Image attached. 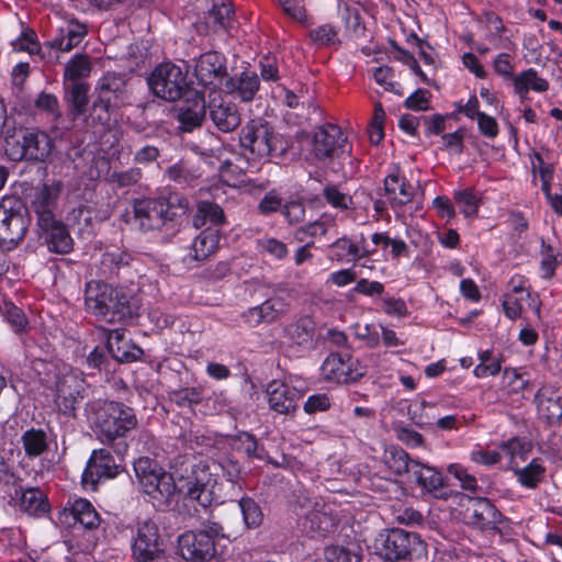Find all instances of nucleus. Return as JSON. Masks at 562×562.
<instances>
[{
	"mask_svg": "<svg viewBox=\"0 0 562 562\" xmlns=\"http://www.w3.org/2000/svg\"><path fill=\"white\" fill-rule=\"evenodd\" d=\"M268 403L271 409L279 414H291L296 411L302 393L283 381L273 380L266 389Z\"/></svg>",
	"mask_w": 562,
	"mask_h": 562,
	"instance_id": "obj_20",
	"label": "nucleus"
},
{
	"mask_svg": "<svg viewBox=\"0 0 562 562\" xmlns=\"http://www.w3.org/2000/svg\"><path fill=\"white\" fill-rule=\"evenodd\" d=\"M61 190L59 181L52 184H42L34 189L31 206L37 216L38 227H47L55 218V211L57 209V199Z\"/></svg>",
	"mask_w": 562,
	"mask_h": 562,
	"instance_id": "obj_19",
	"label": "nucleus"
},
{
	"mask_svg": "<svg viewBox=\"0 0 562 562\" xmlns=\"http://www.w3.org/2000/svg\"><path fill=\"white\" fill-rule=\"evenodd\" d=\"M20 507L29 514L45 513L47 503L45 496L38 488H27L21 495Z\"/></svg>",
	"mask_w": 562,
	"mask_h": 562,
	"instance_id": "obj_46",
	"label": "nucleus"
},
{
	"mask_svg": "<svg viewBox=\"0 0 562 562\" xmlns=\"http://www.w3.org/2000/svg\"><path fill=\"white\" fill-rule=\"evenodd\" d=\"M95 93L99 99L111 104L115 109L127 104L128 90L126 80L116 74H106L103 76L97 87Z\"/></svg>",
	"mask_w": 562,
	"mask_h": 562,
	"instance_id": "obj_24",
	"label": "nucleus"
},
{
	"mask_svg": "<svg viewBox=\"0 0 562 562\" xmlns=\"http://www.w3.org/2000/svg\"><path fill=\"white\" fill-rule=\"evenodd\" d=\"M385 112L381 103H375L373 116L368 125V137L372 145H379L384 138Z\"/></svg>",
	"mask_w": 562,
	"mask_h": 562,
	"instance_id": "obj_50",
	"label": "nucleus"
},
{
	"mask_svg": "<svg viewBox=\"0 0 562 562\" xmlns=\"http://www.w3.org/2000/svg\"><path fill=\"white\" fill-rule=\"evenodd\" d=\"M497 447L512 460L519 458L522 461L527 460L532 449L531 442L529 440L518 436L512 437L508 440L501 441Z\"/></svg>",
	"mask_w": 562,
	"mask_h": 562,
	"instance_id": "obj_45",
	"label": "nucleus"
},
{
	"mask_svg": "<svg viewBox=\"0 0 562 562\" xmlns=\"http://www.w3.org/2000/svg\"><path fill=\"white\" fill-rule=\"evenodd\" d=\"M512 82L515 93L521 99L525 98L530 90L538 93H543L549 90L548 80L539 77L535 68H528L515 75Z\"/></svg>",
	"mask_w": 562,
	"mask_h": 562,
	"instance_id": "obj_32",
	"label": "nucleus"
},
{
	"mask_svg": "<svg viewBox=\"0 0 562 562\" xmlns=\"http://www.w3.org/2000/svg\"><path fill=\"white\" fill-rule=\"evenodd\" d=\"M373 550L379 558L389 562L428 560V547L420 536L401 528L380 532L374 539Z\"/></svg>",
	"mask_w": 562,
	"mask_h": 562,
	"instance_id": "obj_3",
	"label": "nucleus"
},
{
	"mask_svg": "<svg viewBox=\"0 0 562 562\" xmlns=\"http://www.w3.org/2000/svg\"><path fill=\"white\" fill-rule=\"evenodd\" d=\"M224 90L227 93L237 92L239 98L245 101H251L259 90V79L256 74L243 72L238 81L228 78L224 82Z\"/></svg>",
	"mask_w": 562,
	"mask_h": 562,
	"instance_id": "obj_37",
	"label": "nucleus"
},
{
	"mask_svg": "<svg viewBox=\"0 0 562 562\" xmlns=\"http://www.w3.org/2000/svg\"><path fill=\"white\" fill-rule=\"evenodd\" d=\"M409 480L423 494H428L435 498L448 497L446 477L442 475L441 471L435 467L417 460V462L412 465Z\"/></svg>",
	"mask_w": 562,
	"mask_h": 562,
	"instance_id": "obj_17",
	"label": "nucleus"
},
{
	"mask_svg": "<svg viewBox=\"0 0 562 562\" xmlns=\"http://www.w3.org/2000/svg\"><path fill=\"white\" fill-rule=\"evenodd\" d=\"M509 292L516 295H522L526 292V299L529 301V307L535 310L539 315L541 310V302L537 292L530 290L528 279L522 274H514L509 282Z\"/></svg>",
	"mask_w": 562,
	"mask_h": 562,
	"instance_id": "obj_44",
	"label": "nucleus"
},
{
	"mask_svg": "<svg viewBox=\"0 0 562 562\" xmlns=\"http://www.w3.org/2000/svg\"><path fill=\"white\" fill-rule=\"evenodd\" d=\"M30 224L26 205L15 196L0 203V247L11 250L24 238Z\"/></svg>",
	"mask_w": 562,
	"mask_h": 562,
	"instance_id": "obj_8",
	"label": "nucleus"
},
{
	"mask_svg": "<svg viewBox=\"0 0 562 562\" xmlns=\"http://www.w3.org/2000/svg\"><path fill=\"white\" fill-rule=\"evenodd\" d=\"M91 71V65L87 56L76 55L69 60L65 68V80L69 82L80 81L79 79L88 77Z\"/></svg>",
	"mask_w": 562,
	"mask_h": 562,
	"instance_id": "obj_49",
	"label": "nucleus"
},
{
	"mask_svg": "<svg viewBox=\"0 0 562 562\" xmlns=\"http://www.w3.org/2000/svg\"><path fill=\"white\" fill-rule=\"evenodd\" d=\"M224 537L223 528L217 522H207L199 531H188L179 537L180 555L192 562H207L216 555L215 538Z\"/></svg>",
	"mask_w": 562,
	"mask_h": 562,
	"instance_id": "obj_9",
	"label": "nucleus"
},
{
	"mask_svg": "<svg viewBox=\"0 0 562 562\" xmlns=\"http://www.w3.org/2000/svg\"><path fill=\"white\" fill-rule=\"evenodd\" d=\"M23 447L27 456L36 457L47 449L46 434L41 429H30L22 436Z\"/></svg>",
	"mask_w": 562,
	"mask_h": 562,
	"instance_id": "obj_48",
	"label": "nucleus"
},
{
	"mask_svg": "<svg viewBox=\"0 0 562 562\" xmlns=\"http://www.w3.org/2000/svg\"><path fill=\"white\" fill-rule=\"evenodd\" d=\"M302 526L311 537H325L335 529L336 520L322 506V508H314L308 512L303 519Z\"/></svg>",
	"mask_w": 562,
	"mask_h": 562,
	"instance_id": "obj_29",
	"label": "nucleus"
},
{
	"mask_svg": "<svg viewBox=\"0 0 562 562\" xmlns=\"http://www.w3.org/2000/svg\"><path fill=\"white\" fill-rule=\"evenodd\" d=\"M238 440L240 442L239 449H241L248 457L256 458L259 460H262L265 458V449L258 447L256 439L251 435L247 432L241 434L238 437Z\"/></svg>",
	"mask_w": 562,
	"mask_h": 562,
	"instance_id": "obj_62",
	"label": "nucleus"
},
{
	"mask_svg": "<svg viewBox=\"0 0 562 562\" xmlns=\"http://www.w3.org/2000/svg\"><path fill=\"white\" fill-rule=\"evenodd\" d=\"M194 76L203 87H221L229 78L225 56L215 50L201 54L194 63Z\"/></svg>",
	"mask_w": 562,
	"mask_h": 562,
	"instance_id": "obj_13",
	"label": "nucleus"
},
{
	"mask_svg": "<svg viewBox=\"0 0 562 562\" xmlns=\"http://www.w3.org/2000/svg\"><path fill=\"white\" fill-rule=\"evenodd\" d=\"M206 111V101L196 94L192 104H184L178 110L177 117L181 124L180 128L184 132H191L200 127L205 120Z\"/></svg>",
	"mask_w": 562,
	"mask_h": 562,
	"instance_id": "obj_30",
	"label": "nucleus"
},
{
	"mask_svg": "<svg viewBox=\"0 0 562 562\" xmlns=\"http://www.w3.org/2000/svg\"><path fill=\"white\" fill-rule=\"evenodd\" d=\"M113 110L116 109L111 104L104 102V99L101 100L98 97H95L90 108L89 115L86 119V122L87 124H91L93 126H105L111 121V114Z\"/></svg>",
	"mask_w": 562,
	"mask_h": 562,
	"instance_id": "obj_47",
	"label": "nucleus"
},
{
	"mask_svg": "<svg viewBox=\"0 0 562 562\" xmlns=\"http://www.w3.org/2000/svg\"><path fill=\"white\" fill-rule=\"evenodd\" d=\"M206 109L210 120L220 132L231 133L241 123V114L237 105L220 93L209 95Z\"/></svg>",
	"mask_w": 562,
	"mask_h": 562,
	"instance_id": "obj_16",
	"label": "nucleus"
},
{
	"mask_svg": "<svg viewBox=\"0 0 562 562\" xmlns=\"http://www.w3.org/2000/svg\"><path fill=\"white\" fill-rule=\"evenodd\" d=\"M452 198L460 213L465 218H475L482 204V198L474 188L458 189L452 192Z\"/></svg>",
	"mask_w": 562,
	"mask_h": 562,
	"instance_id": "obj_38",
	"label": "nucleus"
},
{
	"mask_svg": "<svg viewBox=\"0 0 562 562\" xmlns=\"http://www.w3.org/2000/svg\"><path fill=\"white\" fill-rule=\"evenodd\" d=\"M284 302L280 297L267 299L262 304L251 307L243 314L248 323L259 324L272 322L284 310Z\"/></svg>",
	"mask_w": 562,
	"mask_h": 562,
	"instance_id": "obj_35",
	"label": "nucleus"
},
{
	"mask_svg": "<svg viewBox=\"0 0 562 562\" xmlns=\"http://www.w3.org/2000/svg\"><path fill=\"white\" fill-rule=\"evenodd\" d=\"M70 514L75 521L80 522L87 529H94L100 524L99 515L87 499L80 498L74 502Z\"/></svg>",
	"mask_w": 562,
	"mask_h": 562,
	"instance_id": "obj_42",
	"label": "nucleus"
},
{
	"mask_svg": "<svg viewBox=\"0 0 562 562\" xmlns=\"http://www.w3.org/2000/svg\"><path fill=\"white\" fill-rule=\"evenodd\" d=\"M12 46L16 52H29L30 54H35L40 49L36 34L32 30H27L21 37L12 42Z\"/></svg>",
	"mask_w": 562,
	"mask_h": 562,
	"instance_id": "obj_60",
	"label": "nucleus"
},
{
	"mask_svg": "<svg viewBox=\"0 0 562 562\" xmlns=\"http://www.w3.org/2000/svg\"><path fill=\"white\" fill-rule=\"evenodd\" d=\"M85 380L75 373H68L56 383V404L65 415H75L77 406L85 398Z\"/></svg>",
	"mask_w": 562,
	"mask_h": 562,
	"instance_id": "obj_18",
	"label": "nucleus"
},
{
	"mask_svg": "<svg viewBox=\"0 0 562 562\" xmlns=\"http://www.w3.org/2000/svg\"><path fill=\"white\" fill-rule=\"evenodd\" d=\"M448 471L460 482V486L463 490L471 493H475L477 491V481L475 476L470 474L464 467L459 463H452L448 467Z\"/></svg>",
	"mask_w": 562,
	"mask_h": 562,
	"instance_id": "obj_54",
	"label": "nucleus"
},
{
	"mask_svg": "<svg viewBox=\"0 0 562 562\" xmlns=\"http://www.w3.org/2000/svg\"><path fill=\"white\" fill-rule=\"evenodd\" d=\"M87 311L98 321L124 325L134 316L130 297L121 290L102 281H90L85 291Z\"/></svg>",
	"mask_w": 562,
	"mask_h": 562,
	"instance_id": "obj_2",
	"label": "nucleus"
},
{
	"mask_svg": "<svg viewBox=\"0 0 562 562\" xmlns=\"http://www.w3.org/2000/svg\"><path fill=\"white\" fill-rule=\"evenodd\" d=\"M188 201L178 195L168 198L144 199L134 203V217L144 232L158 231L167 222L184 214Z\"/></svg>",
	"mask_w": 562,
	"mask_h": 562,
	"instance_id": "obj_7",
	"label": "nucleus"
},
{
	"mask_svg": "<svg viewBox=\"0 0 562 562\" xmlns=\"http://www.w3.org/2000/svg\"><path fill=\"white\" fill-rule=\"evenodd\" d=\"M239 507L248 528L258 527L262 521V513L259 506L250 498H241Z\"/></svg>",
	"mask_w": 562,
	"mask_h": 562,
	"instance_id": "obj_53",
	"label": "nucleus"
},
{
	"mask_svg": "<svg viewBox=\"0 0 562 562\" xmlns=\"http://www.w3.org/2000/svg\"><path fill=\"white\" fill-rule=\"evenodd\" d=\"M48 249L57 254H68L72 249V239L69 236L65 225L53 218V223L47 227H40Z\"/></svg>",
	"mask_w": 562,
	"mask_h": 562,
	"instance_id": "obj_28",
	"label": "nucleus"
},
{
	"mask_svg": "<svg viewBox=\"0 0 562 562\" xmlns=\"http://www.w3.org/2000/svg\"><path fill=\"white\" fill-rule=\"evenodd\" d=\"M533 403L540 418L549 425L562 422V395L554 385H542L535 394Z\"/></svg>",
	"mask_w": 562,
	"mask_h": 562,
	"instance_id": "obj_22",
	"label": "nucleus"
},
{
	"mask_svg": "<svg viewBox=\"0 0 562 562\" xmlns=\"http://www.w3.org/2000/svg\"><path fill=\"white\" fill-rule=\"evenodd\" d=\"M494 72L506 80H513L515 77V65L513 57L507 53H499L493 60Z\"/></svg>",
	"mask_w": 562,
	"mask_h": 562,
	"instance_id": "obj_57",
	"label": "nucleus"
},
{
	"mask_svg": "<svg viewBox=\"0 0 562 562\" xmlns=\"http://www.w3.org/2000/svg\"><path fill=\"white\" fill-rule=\"evenodd\" d=\"M347 136L335 124L317 127L312 137V154L317 160H331L341 150Z\"/></svg>",
	"mask_w": 562,
	"mask_h": 562,
	"instance_id": "obj_15",
	"label": "nucleus"
},
{
	"mask_svg": "<svg viewBox=\"0 0 562 562\" xmlns=\"http://www.w3.org/2000/svg\"><path fill=\"white\" fill-rule=\"evenodd\" d=\"M148 86L158 98L173 102L188 90L187 75L171 63L158 65L148 78Z\"/></svg>",
	"mask_w": 562,
	"mask_h": 562,
	"instance_id": "obj_10",
	"label": "nucleus"
},
{
	"mask_svg": "<svg viewBox=\"0 0 562 562\" xmlns=\"http://www.w3.org/2000/svg\"><path fill=\"white\" fill-rule=\"evenodd\" d=\"M477 120L479 132L486 138L494 139L499 133L498 123L495 117L486 114H480Z\"/></svg>",
	"mask_w": 562,
	"mask_h": 562,
	"instance_id": "obj_61",
	"label": "nucleus"
},
{
	"mask_svg": "<svg viewBox=\"0 0 562 562\" xmlns=\"http://www.w3.org/2000/svg\"><path fill=\"white\" fill-rule=\"evenodd\" d=\"M52 149L53 140L43 131L20 126L5 132L4 150L12 161H44Z\"/></svg>",
	"mask_w": 562,
	"mask_h": 562,
	"instance_id": "obj_5",
	"label": "nucleus"
},
{
	"mask_svg": "<svg viewBox=\"0 0 562 562\" xmlns=\"http://www.w3.org/2000/svg\"><path fill=\"white\" fill-rule=\"evenodd\" d=\"M233 16L232 3L225 0H213L212 8L205 18L206 25L215 33L221 30L228 32L233 24Z\"/></svg>",
	"mask_w": 562,
	"mask_h": 562,
	"instance_id": "obj_34",
	"label": "nucleus"
},
{
	"mask_svg": "<svg viewBox=\"0 0 562 562\" xmlns=\"http://www.w3.org/2000/svg\"><path fill=\"white\" fill-rule=\"evenodd\" d=\"M467 516L469 525L481 531H494L503 535L509 528V519L486 497L470 499Z\"/></svg>",
	"mask_w": 562,
	"mask_h": 562,
	"instance_id": "obj_12",
	"label": "nucleus"
},
{
	"mask_svg": "<svg viewBox=\"0 0 562 562\" xmlns=\"http://www.w3.org/2000/svg\"><path fill=\"white\" fill-rule=\"evenodd\" d=\"M7 322L15 333H21L27 325V319L21 308L11 302H4L2 307Z\"/></svg>",
	"mask_w": 562,
	"mask_h": 562,
	"instance_id": "obj_52",
	"label": "nucleus"
},
{
	"mask_svg": "<svg viewBox=\"0 0 562 562\" xmlns=\"http://www.w3.org/2000/svg\"><path fill=\"white\" fill-rule=\"evenodd\" d=\"M207 222L213 225H222L225 222V214L218 204L201 201L198 204L196 214L193 216L192 223L195 228H201Z\"/></svg>",
	"mask_w": 562,
	"mask_h": 562,
	"instance_id": "obj_40",
	"label": "nucleus"
},
{
	"mask_svg": "<svg viewBox=\"0 0 562 562\" xmlns=\"http://www.w3.org/2000/svg\"><path fill=\"white\" fill-rule=\"evenodd\" d=\"M480 363L475 366L473 374L477 379H484L487 376H495L502 370V363L504 357L499 353L497 357L493 356L492 349L481 350L477 353Z\"/></svg>",
	"mask_w": 562,
	"mask_h": 562,
	"instance_id": "obj_41",
	"label": "nucleus"
},
{
	"mask_svg": "<svg viewBox=\"0 0 562 562\" xmlns=\"http://www.w3.org/2000/svg\"><path fill=\"white\" fill-rule=\"evenodd\" d=\"M137 426V418L131 407L119 402L105 403L98 413L97 428L98 436L102 443L110 445L119 454H124L127 450L125 442H115L123 438L126 432Z\"/></svg>",
	"mask_w": 562,
	"mask_h": 562,
	"instance_id": "obj_6",
	"label": "nucleus"
},
{
	"mask_svg": "<svg viewBox=\"0 0 562 562\" xmlns=\"http://www.w3.org/2000/svg\"><path fill=\"white\" fill-rule=\"evenodd\" d=\"M347 358H349L347 356ZM345 360L341 353H330L323 363V372L326 379L340 384H349L351 381V363Z\"/></svg>",
	"mask_w": 562,
	"mask_h": 562,
	"instance_id": "obj_36",
	"label": "nucleus"
},
{
	"mask_svg": "<svg viewBox=\"0 0 562 562\" xmlns=\"http://www.w3.org/2000/svg\"><path fill=\"white\" fill-rule=\"evenodd\" d=\"M425 125V135H440L446 130V119L443 114H434L431 116H420Z\"/></svg>",
	"mask_w": 562,
	"mask_h": 562,
	"instance_id": "obj_64",
	"label": "nucleus"
},
{
	"mask_svg": "<svg viewBox=\"0 0 562 562\" xmlns=\"http://www.w3.org/2000/svg\"><path fill=\"white\" fill-rule=\"evenodd\" d=\"M524 295H516L514 293H506L502 301L504 315L510 319L516 321L521 317Z\"/></svg>",
	"mask_w": 562,
	"mask_h": 562,
	"instance_id": "obj_55",
	"label": "nucleus"
},
{
	"mask_svg": "<svg viewBox=\"0 0 562 562\" xmlns=\"http://www.w3.org/2000/svg\"><path fill=\"white\" fill-rule=\"evenodd\" d=\"M356 282L353 286V292L362 294L364 296L373 297L380 296L384 293V284L380 281H369L367 278H361L359 280L353 279Z\"/></svg>",
	"mask_w": 562,
	"mask_h": 562,
	"instance_id": "obj_59",
	"label": "nucleus"
},
{
	"mask_svg": "<svg viewBox=\"0 0 562 562\" xmlns=\"http://www.w3.org/2000/svg\"><path fill=\"white\" fill-rule=\"evenodd\" d=\"M240 146L258 158H282L291 144L274 132L273 126L263 119H254L246 123L239 133Z\"/></svg>",
	"mask_w": 562,
	"mask_h": 562,
	"instance_id": "obj_4",
	"label": "nucleus"
},
{
	"mask_svg": "<svg viewBox=\"0 0 562 562\" xmlns=\"http://www.w3.org/2000/svg\"><path fill=\"white\" fill-rule=\"evenodd\" d=\"M281 213L290 225H296L305 220L306 211L304 203L295 200L286 202L283 205Z\"/></svg>",
	"mask_w": 562,
	"mask_h": 562,
	"instance_id": "obj_58",
	"label": "nucleus"
},
{
	"mask_svg": "<svg viewBox=\"0 0 562 562\" xmlns=\"http://www.w3.org/2000/svg\"><path fill=\"white\" fill-rule=\"evenodd\" d=\"M89 89V85L82 81H74L66 85L65 100L69 105V114L74 120L87 112Z\"/></svg>",
	"mask_w": 562,
	"mask_h": 562,
	"instance_id": "obj_31",
	"label": "nucleus"
},
{
	"mask_svg": "<svg viewBox=\"0 0 562 562\" xmlns=\"http://www.w3.org/2000/svg\"><path fill=\"white\" fill-rule=\"evenodd\" d=\"M409 454L401 447L391 445L384 451V463L396 475L408 474L412 472L413 463H416Z\"/></svg>",
	"mask_w": 562,
	"mask_h": 562,
	"instance_id": "obj_39",
	"label": "nucleus"
},
{
	"mask_svg": "<svg viewBox=\"0 0 562 562\" xmlns=\"http://www.w3.org/2000/svg\"><path fill=\"white\" fill-rule=\"evenodd\" d=\"M106 349L112 358L119 362H132L143 353L142 349L127 340L124 333L119 329L109 331Z\"/></svg>",
	"mask_w": 562,
	"mask_h": 562,
	"instance_id": "obj_26",
	"label": "nucleus"
},
{
	"mask_svg": "<svg viewBox=\"0 0 562 562\" xmlns=\"http://www.w3.org/2000/svg\"><path fill=\"white\" fill-rule=\"evenodd\" d=\"M429 97L427 89L418 88L405 99L403 105L412 111H426L429 109Z\"/></svg>",
	"mask_w": 562,
	"mask_h": 562,
	"instance_id": "obj_56",
	"label": "nucleus"
},
{
	"mask_svg": "<svg viewBox=\"0 0 562 562\" xmlns=\"http://www.w3.org/2000/svg\"><path fill=\"white\" fill-rule=\"evenodd\" d=\"M132 554L135 562H167L165 544L154 521L137 524Z\"/></svg>",
	"mask_w": 562,
	"mask_h": 562,
	"instance_id": "obj_11",
	"label": "nucleus"
},
{
	"mask_svg": "<svg viewBox=\"0 0 562 562\" xmlns=\"http://www.w3.org/2000/svg\"><path fill=\"white\" fill-rule=\"evenodd\" d=\"M540 271L543 280H551L555 276L557 268L562 263V254L554 250L553 246L541 241Z\"/></svg>",
	"mask_w": 562,
	"mask_h": 562,
	"instance_id": "obj_43",
	"label": "nucleus"
},
{
	"mask_svg": "<svg viewBox=\"0 0 562 562\" xmlns=\"http://www.w3.org/2000/svg\"><path fill=\"white\" fill-rule=\"evenodd\" d=\"M514 473L522 487L536 490L544 482L547 469L542 459L533 458L527 465L514 469Z\"/></svg>",
	"mask_w": 562,
	"mask_h": 562,
	"instance_id": "obj_33",
	"label": "nucleus"
},
{
	"mask_svg": "<svg viewBox=\"0 0 562 562\" xmlns=\"http://www.w3.org/2000/svg\"><path fill=\"white\" fill-rule=\"evenodd\" d=\"M370 240L371 243L362 233L353 238V278L358 273H362L363 268L369 270L374 268V261L370 256L375 254L379 247L386 257L392 237L386 232L373 233L370 235Z\"/></svg>",
	"mask_w": 562,
	"mask_h": 562,
	"instance_id": "obj_14",
	"label": "nucleus"
},
{
	"mask_svg": "<svg viewBox=\"0 0 562 562\" xmlns=\"http://www.w3.org/2000/svg\"><path fill=\"white\" fill-rule=\"evenodd\" d=\"M86 35V25L77 21H70L65 26L59 29L58 36L49 42H46L45 45L60 52H70L72 48L79 45Z\"/></svg>",
	"mask_w": 562,
	"mask_h": 562,
	"instance_id": "obj_27",
	"label": "nucleus"
},
{
	"mask_svg": "<svg viewBox=\"0 0 562 562\" xmlns=\"http://www.w3.org/2000/svg\"><path fill=\"white\" fill-rule=\"evenodd\" d=\"M169 398L179 407H190L202 401V394L199 389L186 387L170 392Z\"/></svg>",
	"mask_w": 562,
	"mask_h": 562,
	"instance_id": "obj_51",
	"label": "nucleus"
},
{
	"mask_svg": "<svg viewBox=\"0 0 562 562\" xmlns=\"http://www.w3.org/2000/svg\"><path fill=\"white\" fill-rule=\"evenodd\" d=\"M220 232L217 228L207 227L202 231L189 248L184 257L186 262H201L215 254L218 248Z\"/></svg>",
	"mask_w": 562,
	"mask_h": 562,
	"instance_id": "obj_25",
	"label": "nucleus"
},
{
	"mask_svg": "<svg viewBox=\"0 0 562 562\" xmlns=\"http://www.w3.org/2000/svg\"><path fill=\"white\" fill-rule=\"evenodd\" d=\"M384 192L392 210L396 214L413 201L415 194L414 187L404 176H400L398 168L385 177Z\"/></svg>",
	"mask_w": 562,
	"mask_h": 562,
	"instance_id": "obj_23",
	"label": "nucleus"
},
{
	"mask_svg": "<svg viewBox=\"0 0 562 562\" xmlns=\"http://www.w3.org/2000/svg\"><path fill=\"white\" fill-rule=\"evenodd\" d=\"M134 470L144 493L154 499L166 502L178 488L201 506L207 507L213 501V486L216 479L210 472L206 461L186 459L176 470L178 481L172 474L164 471L154 460L139 458L134 462Z\"/></svg>",
	"mask_w": 562,
	"mask_h": 562,
	"instance_id": "obj_1",
	"label": "nucleus"
},
{
	"mask_svg": "<svg viewBox=\"0 0 562 562\" xmlns=\"http://www.w3.org/2000/svg\"><path fill=\"white\" fill-rule=\"evenodd\" d=\"M121 471H123V467L115 462V459L108 450H94L82 474V482L95 484L102 477H115Z\"/></svg>",
	"mask_w": 562,
	"mask_h": 562,
	"instance_id": "obj_21",
	"label": "nucleus"
},
{
	"mask_svg": "<svg viewBox=\"0 0 562 562\" xmlns=\"http://www.w3.org/2000/svg\"><path fill=\"white\" fill-rule=\"evenodd\" d=\"M382 310L385 314L396 317H405L408 314L406 302L401 297H383Z\"/></svg>",
	"mask_w": 562,
	"mask_h": 562,
	"instance_id": "obj_63",
	"label": "nucleus"
}]
</instances>
